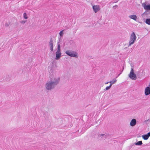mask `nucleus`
<instances>
[{"mask_svg":"<svg viewBox=\"0 0 150 150\" xmlns=\"http://www.w3.org/2000/svg\"><path fill=\"white\" fill-rule=\"evenodd\" d=\"M60 81L59 77H56L52 79L50 81H47L45 85V88L47 90L54 88L59 83Z\"/></svg>","mask_w":150,"mask_h":150,"instance_id":"obj_1","label":"nucleus"},{"mask_svg":"<svg viewBox=\"0 0 150 150\" xmlns=\"http://www.w3.org/2000/svg\"><path fill=\"white\" fill-rule=\"evenodd\" d=\"M137 36L135 33L134 32H132L130 36L129 45L128 46V47H129V46L132 45L135 42Z\"/></svg>","mask_w":150,"mask_h":150,"instance_id":"obj_2","label":"nucleus"},{"mask_svg":"<svg viewBox=\"0 0 150 150\" xmlns=\"http://www.w3.org/2000/svg\"><path fill=\"white\" fill-rule=\"evenodd\" d=\"M65 53L71 57L77 58L79 55L76 52L71 50H67L65 51Z\"/></svg>","mask_w":150,"mask_h":150,"instance_id":"obj_3","label":"nucleus"},{"mask_svg":"<svg viewBox=\"0 0 150 150\" xmlns=\"http://www.w3.org/2000/svg\"><path fill=\"white\" fill-rule=\"evenodd\" d=\"M129 77L132 80H135L137 79V76L134 74L132 68H131V71L129 75Z\"/></svg>","mask_w":150,"mask_h":150,"instance_id":"obj_4","label":"nucleus"},{"mask_svg":"<svg viewBox=\"0 0 150 150\" xmlns=\"http://www.w3.org/2000/svg\"><path fill=\"white\" fill-rule=\"evenodd\" d=\"M49 46L51 51L52 52L53 51V42L52 38L50 39L49 42Z\"/></svg>","mask_w":150,"mask_h":150,"instance_id":"obj_5","label":"nucleus"},{"mask_svg":"<svg viewBox=\"0 0 150 150\" xmlns=\"http://www.w3.org/2000/svg\"><path fill=\"white\" fill-rule=\"evenodd\" d=\"M145 94L146 96L150 94V88L149 86H147L145 88Z\"/></svg>","mask_w":150,"mask_h":150,"instance_id":"obj_6","label":"nucleus"},{"mask_svg":"<svg viewBox=\"0 0 150 150\" xmlns=\"http://www.w3.org/2000/svg\"><path fill=\"white\" fill-rule=\"evenodd\" d=\"M136 123L137 121L136 120L134 119H133L131 120L130 122V125L131 126H134L136 125Z\"/></svg>","mask_w":150,"mask_h":150,"instance_id":"obj_7","label":"nucleus"},{"mask_svg":"<svg viewBox=\"0 0 150 150\" xmlns=\"http://www.w3.org/2000/svg\"><path fill=\"white\" fill-rule=\"evenodd\" d=\"M142 5L145 9L147 10H150V4L146 5L144 4Z\"/></svg>","mask_w":150,"mask_h":150,"instance_id":"obj_8","label":"nucleus"},{"mask_svg":"<svg viewBox=\"0 0 150 150\" xmlns=\"http://www.w3.org/2000/svg\"><path fill=\"white\" fill-rule=\"evenodd\" d=\"M56 59L57 60H58L59 59L60 57H61V52H56Z\"/></svg>","mask_w":150,"mask_h":150,"instance_id":"obj_9","label":"nucleus"},{"mask_svg":"<svg viewBox=\"0 0 150 150\" xmlns=\"http://www.w3.org/2000/svg\"><path fill=\"white\" fill-rule=\"evenodd\" d=\"M93 8L95 13H96L99 10V8L97 6H94L93 7Z\"/></svg>","mask_w":150,"mask_h":150,"instance_id":"obj_10","label":"nucleus"},{"mask_svg":"<svg viewBox=\"0 0 150 150\" xmlns=\"http://www.w3.org/2000/svg\"><path fill=\"white\" fill-rule=\"evenodd\" d=\"M129 17L135 21H136L137 19V16L135 15H130L129 16Z\"/></svg>","mask_w":150,"mask_h":150,"instance_id":"obj_11","label":"nucleus"},{"mask_svg":"<svg viewBox=\"0 0 150 150\" xmlns=\"http://www.w3.org/2000/svg\"><path fill=\"white\" fill-rule=\"evenodd\" d=\"M100 136L102 139H104L106 137V134H101Z\"/></svg>","mask_w":150,"mask_h":150,"instance_id":"obj_12","label":"nucleus"},{"mask_svg":"<svg viewBox=\"0 0 150 150\" xmlns=\"http://www.w3.org/2000/svg\"><path fill=\"white\" fill-rule=\"evenodd\" d=\"M142 138L144 140H147L149 137L147 134L143 135H142Z\"/></svg>","mask_w":150,"mask_h":150,"instance_id":"obj_13","label":"nucleus"},{"mask_svg":"<svg viewBox=\"0 0 150 150\" xmlns=\"http://www.w3.org/2000/svg\"><path fill=\"white\" fill-rule=\"evenodd\" d=\"M142 144V142L141 141H140L135 143V144L136 145L140 146Z\"/></svg>","mask_w":150,"mask_h":150,"instance_id":"obj_14","label":"nucleus"},{"mask_svg":"<svg viewBox=\"0 0 150 150\" xmlns=\"http://www.w3.org/2000/svg\"><path fill=\"white\" fill-rule=\"evenodd\" d=\"M116 80L115 79L114 80L110 81L109 83H110V85H111V86H112V85L115 83L116 82Z\"/></svg>","mask_w":150,"mask_h":150,"instance_id":"obj_15","label":"nucleus"},{"mask_svg":"<svg viewBox=\"0 0 150 150\" xmlns=\"http://www.w3.org/2000/svg\"><path fill=\"white\" fill-rule=\"evenodd\" d=\"M146 23L149 25H150V18L146 19Z\"/></svg>","mask_w":150,"mask_h":150,"instance_id":"obj_16","label":"nucleus"},{"mask_svg":"<svg viewBox=\"0 0 150 150\" xmlns=\"http://www.w3.org/2000/svg\"><path fill=\"white\" fill-rule=\"evenodd\" d=\"M63 31H64V30H62V31H61L59 33V34L60 35V36H61V37H62L63 35Z\"/></svg>","mask_w":150,"mask_h":150,"instance_id":"obj_17","label":"nucleus"},{"mask_svg":"<svg viewBox=\"0 0 150 150\" xmlns=\"http://www.w3.org/2000/svg\"><path fill=\"white\" fill-rule=\"evenodd\" d=\"M23 17L24 18H25V19H27L28 18L27 15L26 14V13H25L23 14Z\"/></svg>","mask_w":150,"mask_h":150,"instance_id":"obj_18","label":"nucleus"},{"mask_svg":"<svg viewBox=\"0 0 150 150\" xmlns=\"http://www.w3.org/2000/svg\"><path fill=\"white\" fill-rule=\"evenodd\" d=\"M111 85H110L109 86H107L105 90H109V89H110V88H111Z\"/></svg>","mask_w":150,"mask_h":150,"instance_id":"obj_19","label":"nucleus"},{"mask_svg":"<svg viewBox=\"0 0 150 150\" xmlns=\"http://www.w3.org/2000/svg\"><path fill=\"white\" fill-rule=\"evenodd\" d=\"M56 52H61V49H57V51Z\"/></svg>","mask_w":150,"mask_h":150,"instance_id":"obj_20","label":"nucleus"},{"mask_svg":"<svg viewBox=\"0 0 150 150\" xmlns=\"http://www.w3.org/2000/svg\"><path fill=\"white\" fill-rule=\"evenodd\" d=\"M57 49H60V45H58Z\"/></svg>","mask_w":150,"mask_h":150,"instance_id":"obj_21","label":"nucleus"},{"mask_svg":"<svg viewBox=\"0 0 150 150\" xmlns=\"http://www.w3.org/2000/svg\"><path fill=\"white\" fill-rule=\"evenodd\" d=\"M148 135V136L149 137H150V132L148 133L147 134Z\"/></svg>","mask_w":150,"mask_h":150,"instance_id":"obj_22","label":"nucleus"},{"mask_svg":"<svg viewBox=\"0 0 150 150\" xmlns=\"http://www.w3.org/2000/svg\"><path fill=\"white\" fill-rule=\"evenodd\" d=\"M25 22V21H22L21 22V23H24Z\"/></svg>","mask_w":150,"mask_h":150,"instance_id":"obj_23","label":"nucleus"},{"mask_svg":"<svg viewBox=\"0 0 150 150\" xmlns=\"http://www.w3.org/2000/svg\"><path fill=\"white\" fill-rule=\"evenodd\" d=\"M109 83V82H107L106 83H105V84H108Z\"/></svg>","mask_w":150,"mask_h":150,"instance_id":"obj_24","label":"nucleus"},{"mask_svg":"<svg viewBox=\"0 0 150 150\" xmlns=\"http://www.w3.org/2000/svg\"><path fill=\"white\" fill-rule=\"evenodd\" d=\"M115 6L117 7V6L116 5Z\"/></svg>","mask_w":150,"mask_h":150,"instance_id":"obj_25","label":"nucleus"}]
</instances>
